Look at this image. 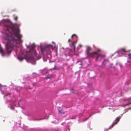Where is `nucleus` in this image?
Returning a JSON list of instances; mask_svg holds the SVG:
<instances>
[{"label":"nucleus","mask_w":131,"mask_h":131,"mask_svg":"<svg viewBox=\"0 0 131 131\" xmlns=\"http://www.w3.org/2000/svg\"><path fill=\"white\" fill-rule=\"evenodd\" d=\"M3 27L6 30L4 38L8 40L6 44V49L7 53L9 54L12 50V48L17 47V41H21L22 36L20 34V30L17 24L7 23L4 25Z\"/></svg>","instance_id":"obj_1"},{"label":"nucleus","mask_w":131,"mask_h":131,"mask_svg":"<svg viewBox=\"0 0 131 131\" xmlns=\"http://www.w3.org/2000/svg\"><path fill=\"white\" fill-rule=\"evenodd\" d=\"M87 56L92 58H94L96 56H97L95 61H97L99 58H101L104 57V56L103 54H100L98 52L95 51L90 53Z\"/></svg>","instance_id":"obj_2"},{"label":"nucleus","mask_w":131,"mask_h":131,"mask_svg":"<svg viewBox=\"0 0 131 131\" xmlns=\"http://www.w3.org/2000/svg\"><path fill=\"white\" fill-rule=\"evenodd\" d=\"M53 46L51 45H47L45 47L41 49V51L42 52H46L47 53H49L51 49H52Z\"/></svg>","instance_id":"obj_3"},{"label":"nucleus","mask_w":131,"mask_h":131,"mask_svg":"<svg viewBox=\"0 0 131 131\" xmlns=\"http://www.w3.org/2000/svg\"><path fill=\"white\" fill-rule=\"evenodd\" d=\"M120 118H121L120 117H117L115 119L116 122L113 123L112 125L110 126V127L109 128V129H111V128L114 125L116 124L119 121Z\"/></svg>","instance_id":"obj_4"},{"label":"nucleus","mask_w":131,"mask_h":131,"mask_svg":"<svg viewBox=\"0 0 131 131\" xmlns=\"http://www.w3.org/2000/svg\"><path fill=\"white\" fill-rule=\"evenodd\" d=\"M92 49L91 47H87L86 52L87 56L91 52L90 51Z\"/></svg>","instance_id":"obj_5"},{"label":"nucleus","mask_w":131,"mask_h":131,"mask_svg":"<svg viewBox=\"0 0 131 131\" xmlns=\"http://www.w3.org/2000/svg\"><path fill=\"white\" fill-rule=\"evenodd\" d=\"M26 59L27 61H33L34 60V57L31 56L29 57V58L27 57L26 58Z\"/></svg>","instance_id":"obj_6"},{"label":"nucleus","mask_w":131,"mask_h":131,"mask_svg":"<svg viewBox=\"0 0 131 131\" xmlns=\"http://www.w3.org/2000/svg\"><path fill=\"white\" fill-rule=\"evenodd\" d=\"M18 59L20 61H21L23 60L24 58L22 57L21 56H19L17 57Z\"/></svg>","instance_id":"obj_7"},{"label":"nucleus","mask_w":131,"mask_h":131,"mask_svg":"<svg viewBox=\"0 0 131 131\" xmlns=\"http://www.w3.org/2000/svg\"><path fill=\"white\" fill-rule=\"evenodd\" d=\"M123 51L125 52L126 51L125 50L124 48H121L117 51V52L119 53L120 52Z\"/></svg>","instance_id":"obj_8"},{"label":"nucleus","mask_w":131,"mask_h":131,"mask_svg":"<svg viewBox=\"0 0 131 131\" xmlns=\"http://www.w3.org/2000/svg\"><path fill=\"white\" fill-rule=\"evenodd\" d=\"M103 55L104 56V57H102L101 58H99L98 59H99V60L100 61H101V60H104V62L105 61L104 57H105V56L104 55V54H103Z\"/></svg>","instance_id":"obj_9"},{"label":"nucleus","mask_w":131,"mask_h":131,"mask_svg":"<svg viewBox=\"0 0 131 131\" xmlns=\"http://www.w3.org/2000/svg\"><path fill=\"white\" fill-rule=\"evenodd\" d=\"M35 47V45L34 44H33L32 45L30 49V50H34V48Z\"/></svg>","instance_id":"obj_10"},{"label":"nucleus","mask_w":131,"mask_h":131,"mask_svg":"<svg viewBox=\"0 0 131 131\" xmlns=\"http://www.w3.org/2000/svg\"><path fill=\"white\" fill-rule=\"evenodd\" d=\"M128 58L129 59H131V54H130L128 55ZM127 62L131 63V60L130 61H127Z\"/></svg>","instance_id":"obj_11"},{"label":"nucleus","mask_w":131,"mask_h":131,"mask_svg":"<svg viewBox=\"0 0 131 131\" xmlns=\"http://www.w3.org/2000/svg\"><path fill=\"white\" fill-rule=\"evenodd\" d=\"M9 106H10V109H11L13 110L14 109L15 107L13 106L12 105H11V104Z\"/></svg>","instance_id":"obj_12"},{"label":"nucleus","mask_w":131,"mask_h":131,"mask_svg":"<svg viewBox=\"0 0 131 131\" xmlns=\"http://www.w3.org/2000/svg\"><path fill=\"white\" fill-rule=\"evenodd\" d=\"M0 52L2 53L3 54H4V52L3 50V49H1L0 50Z\"/></svg>","instance_id":"obj_13"},{"label":"nucleus","mask_w":131,"mask_h":131,"mask_svg":"<svg viewBox=\"0 0 131 131\" xmlns=\"http://www.w3.org/2000/svg\"><path fill=\"white\" fill-rule=\"evenodd\" d=\"M54 69H56V70L58 69L57 68H56V65H55L54 67V68L51 69V70H53Z\"/></svg>","instance_id":"obj_14"},{"label":"nucleus","mask_w":131,"mask_h":131,"mask_svg":"<svg viewBox=\"0 0 131 131\" xmlns=\"http://www.w3.org/2000/svg\"><path fill=\"white\" fill-rule=\"evenodd\" d=\"M18 19V17L17 16H16L14 18V19L15 20L17 21Z\"/></svg>","instance_id":"obj_15"},{"label":"nucleus","mask_w":131,"mask_h":131,"mask_svg":"<svg viewBox=\"0 0 131 131\" xmlns=\"http://www.w3.org/2000/svg\"><path fill=\"white\" fill-rule=\"evenodd\" d=\"M71 91L72 92V93H74V90L73 89H71Z\"/></svg>","instance_id":"obj_16"},{"label":"nucleus","mask_w":131,"mask_h":131,"mask_svg":"<svg viewBox=\"0 0 131 131\" xmlns=\"http://www.w3.org/2000/svg\"><path fill=\"white\" fill-rule=\"evenodd\" d=\"M10 94H11V93H8L7 94V95H5L4 96H6L7 95H9V96H10Z\"/></svg>","instance_id":"obj_17"},{"label":"nucleus","mask_w":131,"mask_h":131,"mask_svg":"<svg viewBox=\"0 0 131 131\" xmlns=\"http://www.w3.org/2000/svg\"><path fill=\"white\" fill-rule=\"evenodd\" d=\"M100 51V49H98V50H97V51H96V52H98V53H99V51Z\"/></svg>","instance_id":"obj_18"},{"label":"nucleus","mask_w":131,"mask_h":131,"mask_svg":"<svg viewBox=\"0 0 131 131\" xmlns=\"http://www.w3.org/2000/svg\"><path fill=\"white\" fill-rule=\"evenodd\" d=\"M72 46L75 49V46H74V43H72Z\"/></svg>","instance_id":"obj_19"},{"label":"nucleus","mask_w":131,"mask_h":131,"mask_svg":"<svg viewBox=\"0 0 131 131\" xmlns=\"http://www.w3.org/2000/svg\"><path fill=\"white\" fill-rule=\"evenodd\" d=\"M71 41V40L70 39H69L68 40V42H70Z\"/></svg>","instance_id":"obj_20"},{"label":"nucleus","mask_w":131,"mask_h":131,"mask_svg":"<svg viewBox=\"0 0 131 131\" xmlns=\"http://www.w3.org/2000/svg\"><path fill=\"white\" fill-rule=\"evenodd\" d=\"M73 35H72V36H71V39H72L73 38Z\"/></svg>","instance_id":"obj_21"},{"label":"nucleus","mask_w":131,"mask_h":131,"mask_svg":"<svg viewBox=\"0 0 131 131\" xmlns=\"http://www.w3.org/2000/svg\"><path fill=\"white\" fill-rule=\"evenodd\" d=\"M36 52L35 51V55H36Z\"/></svg>","instance_id":"obj_22"},{"label":"nucleus","mask_w":131,"mask_h":131,"mask_svg":"<svg viewBox=\"0 0 131 131\" xmlns=\"http://www.w3.org/2000/svg\"><path fill=\"white\" fill-rule=\"evenodd\" d=\"M41 58V57L40 56H39V58L38 59H40Z\"/></svg>","instance_id":"obj_23"},{"label":"nucleus","mask_w":131,"mask_h":131,"mask_svg":"<svg viewBox=\"0 0 131 131\" xmlns=\"http://www.w3.org/2000/svg\"><path fill=\"white\" fill-rule=\"evenodd\" d=\"M73 35V36H76V35L75 34H73V35Z\"/></svg>","instance_id":"obj_24"},{"label":"nucleus","mask_w":131,"mask_h":131,"mask_svg":"<svg viewBox=\"0 0 131 131\" xmlns=\"http://www.w3.org/2000/svg\"><path fill=\"white\" fill-rule=\"evenodd\" d=\"M2 53V56H4L5 55V54H3Z\"/></svg>","instance_id":"obj_25"},{"label":"nucleus","mask_w":131,"mask_h":131,"mask_svg":"<svg viewBox=\"0 0 131 131\" xmlns=\"http://www.w3.org/2000/svg\"><path fill=\"white\" fill-rule=\"evenodd\" d=\"M104 63V62H103V63H102L103 64Z\"/></svg>","instance_id":"obj_26"}]
</instances>
